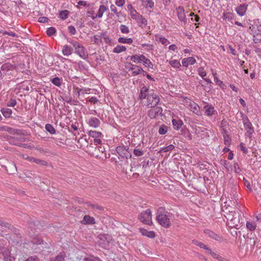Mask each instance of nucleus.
Masks as SVG:
<instances>
[{"label":"nucleus","mask_w":261,"mask_h":261,"mask_svg":"<svg viewBox=\"0 0 261 261\" xmlns=\"http://www.w3.org/2000/svg\"><path fill=\"white\" fill-rule=\"evenodd\" d=\"M171 216L172 214L167 212L165 208L160 207L156 211V220L163 227L168 228L171 225Z\"/></svg>","instance_id":"obj_1"},{"label":"nucleus","mask_w":261,"mask_h":261,"mask_svg":"<svg viewBox=\"0 0 261 261\" xmlns=\"http://www.w3.org/2000/svg\"><path fill=\"white\" fill-rule=\"evenodd\" d=\"M249 29L251 31L250 33L253 36V40L255 43L261 42V24L258 21L254 22L251 24Z\"/></svg>","instance_id":"obj_2"},{"label":"nucleus","mask_w":261,"mask_h":261,"mask_svg":"<svg viewBox=\"0 0 261 261\" xmlns=\"http://www.w3.org/2000/svg\"><path fill=\"white\" fill-rule=\"evenodd\" d=\"M139 220L144 224L151 225L152 224L151 212L147 209L141 213L138 216Z\"/></svg>","instance_id":"obj_3"},{"label":"nucleus","mask_w":261,"mask_h":261,"mask_svg":"<svg viewBox=\"0 0 261 261\" xmlns=\"http://www.w3.org/2000/svg\"><path fill=\"white\" fill-rule=\"evenodd\" d=\"M132 19L136 20L138 25L142 28H145L147 25V20L142 15L140 14L137 11L133 12V14L130 15Z\"/></svg>","instance_id":"obj_4"},{"label":"nucleus","mask_w":261,"mask_h":261,"mask_svg":"<svg viewBox=\"0 0 261 261\" xmlns=\"http://www.w3.org/2000/svg\"><path fill=\"white\" fill-rule=\"evenodd\" d=\"M242 120L244 127L247 130L246 135L249 138H251V136L254 132V128L251 123L246 116H244L242 117Z\"/></svg>","instance_id":"obj_5"},{"label":"nucleus","mask_w":261,"mask_h":261,"mask_svg":"<svg viewBox=\"0 0 261 261\" xmlns=\"http://www.w3.org/2000/svg\"><path fill=\"white\" fill-rule=\"evenodd\" d=\"M147 99V105L151 108L155 107L160 101L159 96L154 93H149Z\"/></svg>","instance_id":"obj_6"},{"label":"nucleus","mask_w":261,"mask_h":261,"mask_svg":"<svg viewBox=\"0 0 261 261\" xmlns=\"http://www.w3.org/2000/svg\"><path fill=\"white\" fill-rule=\"evenodd\" d=\"M116 151L118 154L122 158L127 159L132 157L131 153L128 151L126 147L123 145L117 147Z\"/></svg>","instance_id":"obj_7"},{"label":"nucleus","mask_w":261,"mask_h":261,"mask_svg":"<svg viewBox=\"0 0 261 261\" xmlns=\"http://www.w3.org/2000/svg\"><path fill=\"white\" fill-rule=\"evenodd\" d=\"M163 110L160 107H154L148 112V116L151 119H154L159 116H162Z\"/></svg>","instance_id":"obj_8"},{"label":"nucleus","mask_w":261,"mask_h":261,"mask_svg":"<svg viewBox=\"0 0 261 261\" xmlns=\"http://www.w3.org/2000/svg\"><path fill=\"white\" fill-rule=\"evenodd\" d=\"M99 239L102 241L101 247L107 248L108 247L110 242L112 240V237L108 234H100Z\"/></svg>","instance_id":"obj_9"},{"label":"nucleus","mask_w":261,"mask_h":261,"mask_svg":"<svg viewBox=\"0 0 261 261\" xmlns=\"http://www.w3.org/2000/svg\"><path fill=\"white\" fill-rule=\"evenodd\" d=\"M0 253H1L4 259L6 261H13L14 258L10 255L9 249L5 247H0Z\"/></svg>","instance_id":"obj_10"},{"label":"nucleus","mask_w":261,"mask_h":261,"mask_svg":"<svg viewBox=\"0 0 261 261\" xmlns=\"http://www.w3.org/2000/svg\"><path fill=\"white\" fill-rule=\"evenodd\" d=\"M176 10H177V16H178L179 19L180 21H183L185 23H187V19L186 17L184 8L181 6H179L177 8Z\"/></svg>","instance_id":"obj_11"},{"label":"nucleus","mask_w":261,"mask_h":261,"mask_svg":"<svg viewBox=\"0 0 261 261\" xmlns=\"http://www.w3.org/2000/svg\"><path fill=\"white\" fill-rule=\"evenodd\" d=\"M204 232L205 234L208 236L210 238H211L213 239H214L216 241L220 242L222 240V238L221 236L215 233V232H214L213 231H212L209 229H205L204 230Z\"/></svg>","instance_id":"obj_12"},{"label":"nucleus","mask_w":261,"mask_h":261,"mask_svg":"<svg viewBox=\"0 0 261 261\" xmlns=\"http://www.w3.org/2000/svg\"><path fill=\"white\" fill-rule=\"evenodd\" d=\"M196 62L195 59L193 57L184 58L182 60V65L184 67H188L189 65H194Z\"/></svg>","instance_id":"obj_13"},{"label":"nucleus","mask_w":261,"mask_h":261,"mask_svg":"<svg viewBox=\"0 0 261 261\" xmlns=\"http://www.w3.org/2000/svg\"><path fill=\"white\" fill-rule=\"evenodd\" d=\"M247 6L246 4H241L238 6L236 9L237 14L241 16H244L246 12Z\"/></svg>","instance_id":"obj_14"},{"label":"nucleus","mask_w":261,"mask_h":261,"mask_svg":"<svg viewBox=\"0 0 261 261\" xmlns=\"http://www.w3.org/2000/svg\"><path fill=\"white\" fill-rule=\"evenodd\" d=\"M88 124L94 128L98 127L100 125V121L96 117H91L87 121Z\"/></svg>","instance_id":"obj_15"},{"label":"nucleus","mask_w":261,"mask_h":261,"mask_svg":"<svg viewBox=\"0 0 261 261\" xmlns=\"http://www.w3.org/2000/svg\"><path fill=\"white\" fill-rule=\"evenodd\" d=\"M75 53L83 59H86L88 57L87 52L83 46H82Z\"/></svg>","instance_id":"obj_16"},{"label":"nucleus","mask_w":261,"mask_h":261,"mask_svg":"<svg viewBox=\"0 0 261 261\" xmlns=\"http://www.w3.org/2000/svg\"><path fill=\"white\" fill-rule=\"evenodd\" d=\"M206 115L212 116L214 114L215 112L214 107L212 105H206L204 107Z\"/></svg>","instance_id":"obj_17"},{"label":"nucleus","mask_w":261,"mask_h":261,"mask_svg":"<svg viewBox=\"0 0 261 261\" xmlns=\"http://www.w3.org/2000/svg\"><path fill=\"white\" fill-rule=\"evenodd\" d=\"M72 52L73 48L71 46L66 44L63 46L62 48V53L64 56H68L71 55Z\"/></svg>","instance_id":"obj_18"},{"label":"nucleus","mask_w":261,"mask_h":261,"mask_svg":"<svg viewBox=\"0 0 261 261\" xmlns=\"http://www.w3.org/2000/svg\"><path fill=\"white\" fill-rule=\"evenodd\" d=\"M8 132H10L13 130V133L15 134L19 135L22 136H25L27 135V132L25 130H20V129H13L12 128L7 127V129H5Z\"/></svg>","instance_id":"obj_19"},{"label":"nucleus","mask_w":261,"mask_h":261,"mask_svg":"<svg viewBox=\"0 0 261 261\" xmlns=\"http://www.w3.org/2000/svg\"><path fill=\"white\" fill-rule=\"evenodd\" d=\"M149 89L146 86H144L142 88L140 93L139 95V97L140 99H145L146 97L148 96V94Z\"/></svg>","instance_id":"obj_20"},{"label":"nucleus","mask_w":261,"mask_h":261,"mask_svg":"<svg viewBox=\"0 0 261 261\" xmlns=\"http://www.w3.org/2000/svg\"><path fill=\"white\" fill-rule=\"evenodd\" d=\"M140 231L143 236H147L150 238H153L155 237L154 232L152 231H148L145 229L140 228Z\"/></svg>","instance_id":"obj_21"},{"label":"nucleus","mask_w":261,"mask_h":261,"mask_svg":"<svg viewBox=\"0 0 261 261\" xmlns=\"http://www.w3.org/2000/svg\"><path fill=\"white\" fill-rule=\"evenodd\" d=\"M91 40L95 44L100 45L102 44V35H96L91 38Z\"/></svg>","instance_id":"obj_22"},{"label":"nucleus","mask_w":261,"mask_h":261,"mask_svg":"<svg viewBox=\"0 0 261 261\" xmlns=\"http://www.w3.org/2000/svg\"><path fill=\"white\" fill-rule=\"evenodd\" d=\"M172 124L176 130H178L183 124V122L181 120L173 119Z\"/></svg>","instance_id":"obj_23"},{"label":"nucleus","mask_w":261,"mask_h":261,"mask_svg":"<svg viewBox=\"0 0 261 261\" xmlns=\"http://www.w3.org/2000/svg\"><path fill=\"white\" fill-rule=\"evenodd\" d=\"M107 10V8L104 5H100L98 12L96 14H95L96 18H101L102 17L103 14L105 11Z\"/></svg>","instance_id":"obj_24"},{"label":"nucleus","mask_w":261,"mask_h":261,"mask_svg":"<svg viewBox=\"0 0 261 261\" xmlns=\"http://www.w3.org/2000/svg\"><path fill=\"white\" fill-rule=\"evenodd\" d=\"M257 227L255 222L252 221H247L246 222V227L250 231H253L255 230Z\"/></svg>","instance_id":"obj_25"},{"label":"nucleus","mask_w":261,"mask_h":261,"mask_svg":"<svg viewBox=\"0 0 261 261\" xmlns=\"http://www.w3.org/2000/svg\"><path fill=\"white\" fill-rule=\"evenodd\" d=\"M88 135L89 136L95 139V138H100L102 137V135L101 133L99 132H97L95 130H90L88 133Z\"/></svg>","instance_id":"obj_26"},{"label":"nucleus","mask_w":261,"mask_h":261,"mask_svg":"<svg viewBox=\"0 0 261 261\" xmlns=\"http://www.w3.org/2000/svg\"><path fill=\"white\" fill-rule=\"evenodd\" d=\"M83 221L85 222V224H93L95 223L94 218L89 215L85 216L83 218Z\"/></svg>","instance_id":"obj_27"},{"label":"nucleus","mask_w":261,"mask_h":261,"mask_svg":"<svg viewBox=\"0 0 261 261\" xmlns=\"http://www.w3.org/2000/svg\"><path fill=\"white\" fill-rule=\"evenodd\" d=\"M126 50V48L125 46L121 45H117L113 50V52L114 53L119 54L122 52H124Z\"/></svg>","instance_id":"obj_28"},{"label":"nucleus","mask_w":261,"mask_h":261,"mask_svg":"<svg viewBox=\"0 0 261 261\" xmlns=\"http://www.w3.org/2000/svg\"><path fill=\"white\" fill-rule=\"evenodd\" d=\"M1 112L2 113L4 116L6 118L10 117L12 113V110L9 108H2L1 110Z\"/></svg>","instance_id":"obj_29"},{"label":"nucleus","mask_w":261,"mask_h":261,"mask_svg":"<svg viewBox=\"0 0 261 261\" xmlns=\"http://www.w3.org/2000/svg\"><path fill=\"white\" fill-rule=\"evenodd\" d=\"M118 41L121 43L132 44L133 40L130 38L120 37L118 38Z\"/></svg>","instance_id":"obj_30"},{"label":"nucleus","mask_w":261,"mask_h":261,"mask_svg":"<svg viewBox=\"0 0 261 261\" xmlns=\"http://www.w3.org/2000/svg\"><path fill=\"white\" fill-rule=\"evenodd\" d=\"M230 222L233 225V227H237L239 226L240 224V219L239 216H238V217H233L231 219Z\"/></svg>","instance_id":"obj_31"},{"label":"nucleus","mask_w":261,"mask_h":261,"mask_svg":"<svg viewBox=\"0 0 261 261\" xmlns=\"http://www.w3.org/2000/svg\"><path fill=\"white\" fill-rule=\"evenodd\" d=\"M170 65L173 68L178 69L180 67L181 64L177 60H172L169 61Z\"/></svg>","instance_id":"obj_32"},{"label":"nucleus","mask_w":261,"mask_h":261,"mask_svg":"<svg viewBox=\"0 0 261 261\" xmlns=\"http://www.w3.org/2000/svg\"><path fill=\"white\" fill-rule=\"evenodd\" d=\"M69 13V11L67 10L61 11L59 13V17L63 20H65L68 17Z\"/></svg>","instance_id":"obj_33"},{"label":"nucleus","mask_w":261,"mask_h":261,"mask_svg":"<svg viewBox=\"0 0 261 261\" xmlns=\"http://www.w3.org/2000/svg\"><path fill=\"white\" fill-rule=\"evenodd\" d=\"M51 82L55 86L60 87L62 84V79L55 77L50 80Z\"/></svg>","instance_id":"obj_34"},{"label":"nucleus","mask_w":261,"mask_h":261,"mask_svg":"<svg viewBox=\"0 0 261 261\" xmlns=\"http://www.w3.org/2000/svg\"><path fill=\"white\" fill-rule=\"evenodd\" d=\"M15 139L14 142H23L26 141V138L24 137H14L10 139L9 142L11 144L12 140Z\"/></svg>","instance_id":"obj_35"},{"label":"nucleus","mask_w":261,"mask_h":261,"mask_svg":"<svg viewBox=\"0 0 261 261\" xmlns=\"http://www.w3.org/2000/svg\"><path fill=\"white\" fill-rule=\"evenodd\" d=\"M15 139L12 140L11 144L16 146H20L24 148H31L32 147L28 144H22L19 142H14Z\"/></svg>","instance_id":"obj_36"},{"label":"nucleus","mask_w":261,"mask_h":261,"mask_svg":"<svg viewBox=\"0 0 261 261\" xmlns=\"http://www.w3.org/2000/svg\"><path fill=\"white\" fill-rule=\"evenodd\" d=\"M142 72H143V69L142 68L139 66H135V69L133 70L132 72L133 76H136L140 74H141Z\"/></svg>","instance_id":"obj_37"},{"label":"nucleus","mask_w":261,"mask_h":261,"mask_svg":"<svg viewBox=\"0 0 261 261\" xmlns=\"http://www.w3.org/2000/svg\"><path fill=\"white\" fill-rule=\"evenodd\" d=\"M191 110L192 112L195 114H198L199 112V107L196 103L193 102L190 105Z\"/></svg>","instance_id":"obj_38"},{"label":"nucleus","mask_w":261,"mask_h":261,"mask_svg":"<svg viewBox=\"0 0 261 261\" xmlns=\"http://www.w3.org/2000/svg\"><path fill=\"white\" fill-rule=\"evenodd\" d=\"M222 18L226 21H230L232 18V14L231 12H224L223 14Z\"/></svg>","instance_id":"obj_39"},{"label":"nucleus","mask_w":261,"mask_h":261,"mask_svg":"<svg viewBox=\"0 0 261 261\" xmlns=\"http://www.w3.org/2000/svg\"><path fill=\"white\" fill-rule=\"evenodd\" d=\"M192 243L195 244V245L196 246H199V247H200L201 248H203V249H204L206 250V248H208V247H207L206 245H205L204 244L200 242H199L197 240H193L192 241Z\"/></svg>","instance_id":"obj_40"},{"label":"nucleus","mask_w":261,"mask_h":261,"mask_svg":"<svg viewBox=\"0 0 261 261\" xmlns=\"http://www.w3.org/2000/svg\"><path fill=\"white\" fill-rule=\"evenodd\" d=\"M45 129L51 134H55L56 130L55 128L50 124H46L45 125Z\"/></svg>","instance_id":"obj_41"},{"label":"nucleus","mask_w":261,"mask_h":261,"mask_svg":"<svg viewBox=\"0 0 261 261\" xmlns=\"http://www.w3.org/2000/svg\"><path fill=\"white\" fill-rule=\"evenodd\" d=\"M68 42L73 46L75 51L79 49L82 46H83L79 42L74 40H71L69 41Z\"/></svg>","instance_id":"obj_42"},{"label":"nucleus","mask_w":261,"mask_h":261,"mask_svg":"<svg viewBox=\"0 0 261 261\" xmlns=\"http://www.w3.org/2000/svg\"><path fill=\"white\" fill-rule=\"evenodd\" d=\"M130 59L131 61L135 63H140V56L138 55H135L132 56H128L127 59Z\"/></svg>","instance_id":"obj_43"},{"label":"nucleus","mask_w":261,"mask_h":261,"mask_svg":"<svg viewBox=\"0 0 261 261\" xmlns=\"http://www.w3.org/2000/svg\"><path fill=\"white\" fill-rule=\"evenodd\" d=\"M119 28L121 32L123 34H128L130 32L128 27L125 25L121 24Z\"/></svg>","instance_id":"obj_44"},{"label":"nucleus","mask_w":261,"mask_h":261,"mask_svg":"<svg viewBox=\"0 0 261 261\" xmlns=\"http://www.w3.org/2000/svg\"><path fill=\"white\" fill-rule=\"evenodd\" d=\"M174 148V146L173 145L170 144L167 147H163L160 152H166L172 150Z\"/></svg>","instance_id":"obj_45"},{"label":"nucleus","mask_w":261,"mask_h":261,"mask_svg":"<svg viewBox=\"0 0 261 261\" xmlns=\"http://www.w3.org/2000/svg\"><path fill=\"white\" fill-rule=\"evenodd\" d=\"M168 130V126L163 124L162 125L159 129V133L161 135H165Z\"/></svg>","instance_id":"obj_46"},{"label":"nucleus","mask_w":261,"mask_h":261,"mask_svg":"<svg viewBox=\"0 0 261 261\" xmlns=\"http://www.w3.org/2000/svg\"><path fill=\"white\" fill-rule=\"evenodd\" d=\"M156 40L159 41L162 44L164 45H167L169 43L168 40L163 37H158L156 38Z\"/></svg>","instance_id":"obj_47"},{"label":"nucleus","mask_w":261,"mask_h":261,"mask_svg":"<svg viewBox=\"0 0 261 261\" xmlns=\"http://www.w3.org/2000/svg\"><path fill=\"white\" fill-rule=\"evenodd\" d=\"M198 74L203 79L206 75V72L205 71L204 68L202 67H199L198 69Z\"/></svg>","instance_id":"obj_48"},{"label":"nucleus","mask_w":261,"mask_h":261,"mask_svg":"<svg viewBox=\"0 0 261 261\" xmlns=\"http://www.w3.org/2000/svg\"><path fill=\"white\" fill-rule=\"evenodd\" d=\"M146 4L144 6L146 8L153 9L154 7V3L152 0H146Z\"/></svg>","instance_id":"obj_49"},{"label":"nucleus","mask_w":261,"mask_h":261,"mask_svg":"<svg viewBox=\"0 0 261 261\" xmlns=\"http://www.w3.org/2000/svg\"><path fill=\"white\" fill-rule=\"evenodd\" d=\"M102 39L104 40L106 43L110 44L112 42V39L107 35L105 34V33L101 34Z\"/></svg>","instance_id":"obj_50"},{"label":"nucleus","mask_w":261,"mask_h":261,"mask_svg":"<svg viewBox=\"0 0 261 261\" xmlns=\"http://www.w3.org/2000/svg\"><path fill=\"white\" fill-rule=\"evenodd\" d=\"M56 33V29L54 27H50L47 29L46 34L49 36H51Z\"/></svg>","instance_id":"obj_51"},{"label":"nucleus","mask_w":261,"mask_h":261,"mask_svg":"<svg viewBox=\"0 0 261 261\" xmlns=\"http://www.w3.org/2000/svg\"><path fill=\"white\" fill-rule=\"evenodd\" d=\"M88 206L91 207L92 208H93L94 209H97V210H98L99 211H102L103 210V207H102V206H101L100 205H98L95 204L88 203Z\"/></svg>","instance_id":"obj_52"},{"label":"nucleus","mask_w":261,"mask_h":261,"mask_svg":"<svg viewBox=\"0 0 261 261\" xmlns=\"http://www.w3.org/2000/svg\"><path fill=\"white\" fill-rule=\"evenodd\" d=\"M64 255L63 253H60L58 254L54 260L51 261H64Z\"/></svg>","instance_id":"obj_53"},{"label":"nucleus","mask_w":261,"mask_h":261,"mask_svg":"<svg viewBox=\"0 0 261 261\" xmlns=\"http://www.w3.org/2000/svg\"><path fill=\"white\" fill-rule=\"evenodd\" d=\"M143 64L145 67L148 68H152L153 64L149 59H147V61H144L143 62Z\"/></svg>","instance_id":"obj_54"},{"label":"nucleus","mask_w":261,"mask_h":261,"mask_svg":"<svg viewBox=\"0 0 261 261\" xmlns=\"http://www.w3.org/2000/svg\"><path fill=\"white\" fill-rule=\"evenodd\" d=\"M110 9L112 12H114L117 16H119L120 12H118L116 7L114 5H111Z\"/></svg>","instance_id":"obj_55"},{"label":"nucleus","mask_w":261,"mask_h":261,"mask_svg":"<svg viewBox=\"0 0 261 261\" xmlns=\"http://www.w3.org/2000/svg\"><path fill=\"white\" fill-rule=\"evenodd\" d=\"M34 163L39 164L41 166H46L47 165V162L44 160H42L38 159H35V161Z\"/></svg>","instance_id":"obj_56"},{"label":"nucleus","mask_w":261,"mask_h":261,"mask_svg":"<svg viewBox=\"0 0 261 261\" xmlns=\"http://www.w3.org/2000/svg\"><path fill=\"white\" fill-rule=\"evenodd\" d=\"M134 153L137 156H140L143 154V151L139 149H135L134 150Z\"/></svg>","instance_id":"obj_57"},{"label":"nucleus","mask_w":261,"mask_h":261,"mask_svg":"<svg viewBox=\"0 0 261 261\" xmlns=\"http://www.w3.org/2000/svg\"><path fill=\"white\" fill-rule=\"evenodd\" d=\"M136 66V65H133L131 63H127L126 65H125V67L128 70H132V71H133L135 69V66Z\"/></svg>","instance_id":"obj_58"},{"label":"nucleus","mask_w":261,"mask_h":261,"mask_svg":"<svg viewBox=\"0 0 261 261\" xmlns=\"http://www.w3.org/2000/svg\"><path fill=\"white\" fill-rule=\"evenodd\" d=\"M87 15L88 17H91L92 19H95L96 18L95 13L93 11H88L87 12Z\"/></svg>","instance_id":"obj_59"},{"label":"nucleus","mask_w":261,"mask_h":261,"mask_svg":"<svg viewBox=\"0 0 261 261\" xmlns=\"http://www.w3.org/2000/svg\"><path fill=\"white\" fill-rule=\"evenodd\" d=\"M10 65L8 64H5L2 65L1 67V71H8L10 69Z\"/></svg>","instance_id":"obj_60"},{"label":"nucleus","mask_w":261,"mask_h":261,"mask_svg":"<svg viewBox=\"0 0 261 261\" xmlns=\"http://www.w3.org/2000/svg\"><path fill=\"white\" fill-rule=\"evenodd\" d=\"M234 171L236 173H239L241 172V170L239 166L238 163L236 162L233 164Z\"/></svg>","instance_id":"obj_61"},{"label":"nucleus","mask_w":261,"mask_h":261,"mask_svg":"<svg viewBox=\"0 0 261 261\" xmlns=\"http://www.w3.org/2000/svg\"><path fill=\"white\" fill-rule=\"evenodd\" d=\"M240 149L243 153L247 154L248 152V149L245 146L244 143H241L240 145Z\"/></svg>","instance_id":"obj_62"},{"label":"nucleus","mask_w":261,"mask_h":261,"mask_svg":"<svg viewBox=\"0 0 261 261\" xmlns=\"http://www.w3.org/2000/svg\"><path fill=\"white\" fill-rule=\"evenodd\" d=\"M68 30L71 35H74L76 33L75 28L72 25H69L68 27Z\"/></svg>","instance_id":"obj_63"},{"label":"nucleus","mask_w":261,"mask_h":261,"mask_svg":"<svg viewBox=\"0 0 261 261\" xmlns=\"http://www.w3.org/2000/svg\"><path fill=\"white\" fill-rule=\"evenodd\" d=\"M25 261H40V260L37 256L34 255V256H31L30 257H29L25 260Z\"/></svg>","instance_id":"obj_64"}]
</instances>
